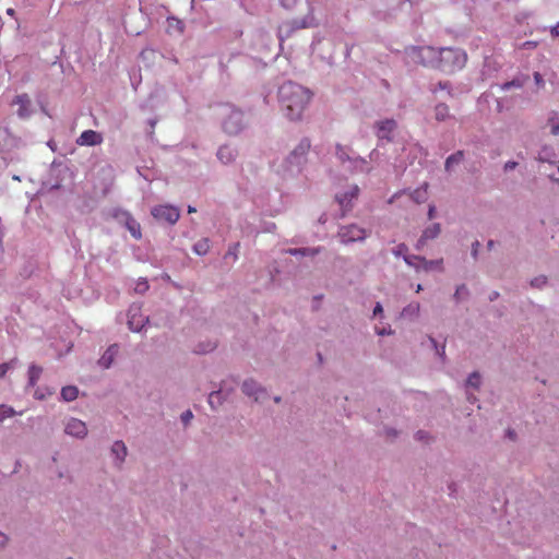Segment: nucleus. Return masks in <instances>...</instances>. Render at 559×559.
I'll return each mask as SVG.
<instances>
[{"mask_svg":"<svg viewBox=\"0 0 559 559\" xmlns=\"http://www.w3.org/2000/svg\"><path fill=\"white\" fill-rule=\"evenodd\" d=\"M359 191V187L357 185H353L346 191L337 193L335 195V200L340 204L342 210V216H344L348 211H350L353 206V200L357 199Z\"/></svg>","mask_w":559,"mask_h":559,"instance_id":"obj_12","label":"nucleus"},{"mask_svg":"<svg viewBox=\"0 0 559 559\" xmlns=\"http://www.w3.org/2000/svg\"><path fill=\"white\" fill-rule=\"evenodd\" d=\"M407 252H408V247L405 243H400L395 248L392 249V253L396 258L402 257L404 259V255H408Z\"/></svg>","mask_w":559,"mask_h":559,"instance_id":"obj_48","label":"nucleus"},{"mask_svg":"<svg viewBox=\"0 0 559 559\" xmlns=\"http://www.w3.org/2000/svg\"><path fill=\"white\" fill-rule=\"evenodd\" d=\"M442 259L437 260H427L424 257H420V271L430 272L432 270H439L442 271Z\"/></svg>","mask_w":559,"mask_h":559,"instance_id":"obj_24","label":"nucleus"},{"mask_svg":"<svg viewBox=\"0 0 559 559\" xmlns=\"http://www.w3.org/2000/svg\"><path fill=\"white\" fill-rule=\"evenodd\" d=\"M397 123L394 119H383L374 123V131L378 138L379 147H384L392 141V134Z\"/></svg>","mask_w":559,"mask_h":559,"instance_id":"obj_7","label":"nucleus"},{"mask_svg":"<svg viewBox=\"0 0 559 559\" xmlns=\"http://www.w3.org/2000/svg\"><path fill=\"white\" fill-rule=\"evenodd\" d=\"M523 82L520 79H513L512 81L504 82L500 85L501 91H509L511 88H521Z\"/></svg>","mask_w":559,"mask_h":559,"instance_id":"obj_45","label":"nucleus"},{"mask_svg":"<svg viewBox=\"0 0 559 559\" xmlns=\"http://www.w3.org/2000/svg\"><path fill=\"white\" fill-rule=\"evenodd\" d=\"M274 229H275V224L274 223L267 224V227L265 228L266 231H273Z\"/></svg>","mask_w":559,"mask_h":559,"instance_id":"obj_64","label":"nucleus"},{"mask_svg":"<svg viewBox=\"0 0 559 559\" xmlns=\"http://www.w3.org/2000/svg\"><path fill=\"white\" fill-rule=\"evenodd\" d=\"M14 105H17L19 108L16 110V115L21 119H27L33 114L32 100L27 94H21L15 97L13 100Z\"/></svg>","mask_w":559,"mask_h":559,"instance_id":"obj_17","label":"nucleus"},{"mask_svg":"<svg viewBox=\"0 0 559 559\" xmlns=\"http://www.w3.org/2000/svg\"><path fill=\"white\" fill-rule=\"evenodd\" d=\"M480 383H481V378H480L479 372H477V371L472 372L466 379V386H468V388H473V389L477 390V389H479Z\"/></svg>","mask_w":559,"mask_h":559,"instance_id":"obj_38","label":"nucleus"},{"mask_svg":"<svg viewBox=\"0 0 559 559\" xmlns=\"http://www.w3.org/2000/svg\"><path fill=\"white\" fill-rule=\"evenodd\" d=\"M123 226L130 231L134 239L139 240L142 238L141 225L133 216L129 218L127 224Z\"/></svg>","mask_w":559,"mask_h":559,"instance_id":"obj_29","label":"nucleus"},{"mask_svg":"<svg viewBox=\"0 0 559 559\" xmlns=\"http://www.w3.org/2000/svg\"><path fill=\"white\" fill-rule=\"evenodd\" d=\"M549 124L551 126V134L558 135L559 134V117L556 111H552L549 119Z\"/></svg>","mask_w":559,"mask_h":559,"instance_id":"obj_44","label":"nucleus"},{"mask_svg":"<svg viewBox=\"0 0 559 559\" xmlns=\"http://www.w3.org/2000/svg\"><path fill=\"white\" fill-rule=\"evenodd\" d=\"M216 156L222 164L229 165L236 160L238 151L236 147L225 144L218 147Z\"/></svg>","mask_w":559,"mask_h":559,"instance_id":"obj_20","label":"nucleus"},{"mask_svg":"<svg viewBox=\"0 0 559 559\" xmlns=\"http://www.w3.org/2000/svg\"><path fill=\"white\" fill-rule=\"evenodd\" d=\"M537 160L540 163L555 164L557 160V154L552 146L544 145L540 147L537 154Z\"/></svg>","mask_w":559,"mask_h":559,"instance_id":"obj_21","label":"nucleus"},{"mask_svg":"<svg viewBox=\"0 0 559 559\" xmlns=\"http://www.w3.org/2000/svg\"><path fill=\"white\" fill-rule=\"evenodd\" d=\"M152 216L158 222H165L174 225L180 217V211L177 206L170 204H162L152 207Z\"/></svg>","mask_w":559,"mask_h":559,"instance_id":"obj_8","label":"nucleus"},{"mask_svg":"<svg viewBox=\"0 0 559 559\" xmlns=\"http://www.w3.org/2000/svg\"><path fill=\"white\" fill-rule=\"evenodd\" d=\"M404 262L414 267L416 271H420V255L409 254L404 255Z\"/></svg>","mask_w":559,"mask_h":559,"instance_id":"obj_42","label":"nucleus"},{"mask_svg":"<svg viewBox=\"0 0 559 559\" xmlns=\"http://www.w3.org/2000/svg\"><path fill=\"white\" fill-rule=\"evenodd\" d=\"M411 198L414 202H416L418 204L424 203L428 198V183L424 182L423 186L415 189L411 193Z\"/></svg>","mask_w":559,"mask_h":559,"instance_id":"obj_27","label":"nucleus"},{"mask_svg":"<svg viewBox=\"0 0 559 559\" xmlns=\"http://www.w3.org/2000/svg\"><path fill=\"white\" fill-rule=\"evenodd\" d=\"M8 542V537L5 534L0 533V547H4Z\"/></svg>","mask_w":559,"mask_h":559,"instance_id":"obj_62","label":"nucleus"},{"mask_svg":"<svg viewBox=\"0 0 559 559\" xmlns=\"http://www.w3.org/2000/svg\"><path fill=\"white\" fill-rule=\"evenodd\" d=\"M16 359H12L9 362L0 364V378L4 377L7 372L13 368V366L16 364Z\"/></svg>","mask_w":559,"mask_h":559,"instance_id":"obj_52","label":"nucleus"},{"mask_svg":"<svg viewBox=\"0 0 559 559\" xmlns=\"http://www.w3.org/2000/svg\"><path fill=\"white\" fill-rule=\"evenodd\" d=\"M118 353V346L111 345L109 346L106 352L103 354V356L98 360V365L105 369L109 368L114 361L115 356Z\"/></svg>","mask_w":559,"mask_h":559,"instance_id":"obj_23","label":"nucleus"},{"mask_svg":"<svg viewBox=\"0 0 559 559\" xmlns=\"http://www.w3.org/2000/svg\"><path fill=\"white\" fill-rule=\"evenodd\" d=\"M311 147V142L308 138H304L294 147V150L285 158L287 169L292 173H299L307 162V156Z\"/></svg>","mask_w":559,"mask_h":559,"instance_id":"obj_6","label":"nucleus"},{"mask_svg":"<svg viewBox=\"0 0 559 559\" xmlns=\"http://www.w3.org/2000/svg\"><path fill=\"white\" fill-rule=\"evenodd\" d=\"M110 452L115 459V465L120 468L128 455V448L126 443L121 440L115 441L110 448Z\"/></svg>","mask_w":559,"mask_h":559,"instance_id":"obj_19","label":"nucleus"},{"mask_svg":"<svg viewBox=\"0 0 559 559\" xmlns=\"http://www.w3.org/2000/svg\"><path fill=\"white\" fill-rule=\"evenodd\" d=\"M192 250L198 255H205L210 250V239L209 238H202L199 241H197Z\"/></svg>","mask_w":559,"mask_h":559,"instance_id":"obj_31","label":"nucleus"},{"mask_svg":"<svg viewBox=\"0 0 559 559\" xmlns=\"http://www.w3.org/2000/svg\"><path fill=\"white\" fill-rule=\"evenodd\" d=\"M239 248H240V243L239 242H235V243L230 245L228 247V250H227L224 259L227 260V259L230 258V259H233L234 262L237 261Z\"/></svg>","mask_w":559,"mask_h":559,"instance_id":"obj_43","label":"nucleus"},{"mask_svg":"<svg viewBox=\"0 0 559 559\" xmlns=\"http://www.w3.org/2000/svg\"><path fill=\"white\" fill-rule=\"evenodd\" d=\"M450 117H451L450 110H449V107L445 104L441 103V104L436 105V107H435V118H436V120H438V121H445Z\"/></svg>","mask_w":559,"mask_h":559,"instance_id":"obj_32","label":"nucleus"},{"mask_svg":"<svg viewBox=\"0 0 559 559\" xmlns=\"http://www.w3.org/2000/svg\"><path fill=\"white\" fill-rule=\"evenodd\" d=\"M534 81H535V83L538 86H543L544 85V79H543V75L539 72H535L534 73Z\"/></svg>","mask_w":559,"mask_h":559,"instance_id":"obj_59","label":"nucleus"},{"mask_svg":"<svg viewBox=\"0 0 559 559\" xmlns=\"http://www.w3.org/2000/svg\"><path fill=\"white\" fill-rule=\"evenodd\" d=\"M441 233V226L439 223H433L429 226H427L423 233L419 239L417 240L415 245L416 250H421L429 240H433L439 237Z\"/></svg>","mask_w":559,"mask_h":559,"instance_id":"obj_15","label":"nucleus"},{"mask_svg":"<svg viewBox=\"0 0 559 559\" xmlns=\"http://www.w3.org/2000/svg\"><path fill=\"white\" fill-rule=\"evenodd\" d=\"M376 333L380 336L391 335V334H393V330L390 326L383 328V329H377Z\"/></svg>","mask_w":559,"mask_h":559,"instance_id":"obj_56","label":"nucleus"},{"mask_svg":"<svg viewBox=\"0 0 559 559\" xmlns=\"http://www.w3.org/2000/svg\"><path fill=\"white\" fill-rule=\"evenodd\" d=\"M64 432L68 436L84 439L87 436V427L81 419L71 417L66 421Z\"/></svg>","mask_w":559,"mask_h":559,"instance_id":"obj_13","label":"nucleus"},{"mask_svg":"<svg viewBox=\"0 0 559 559\" xmlns=\"http://www.w3.org/2000/svg\"><path fill=\"white\" fill-rule=\"evenodd\" d=\"M420 305L418 302H411L405 306L401 312V317L404 319H415L419 316Z\"/></svg>","mask_w":559,"mask_h":559,"instance_id":"obj_26","label":"nucleus"},{"mask_svg":"<svg viewBox=\"0 0 559 559\" xmlns=\"http://www.w3.org/2000/svg\"><path fill=\"white\" fill-rule=\"evenodd\" d=\"M110 217L116 219L119 224L126 225L129 218L132 217L131 213L121 207H114L109 212Z\"/></svg>","mask_w":559,"mask_h":559,"instance_id":"obj_25","label":"nucleus"},{"mask_svg":"<svg viewBox=\"0 0 559 559\" xmlns=\"http://www.w3.org/2000/svg\"><path fill=\"white\" fill-rule=\"evenodd\" d=\"M168 26L170 28L176 29L178 33L182 34L185 31V24L182 21L176 19V17H169L168 19Z\"/></svg>","mask_w":559,"mask_h":559,"instance_id":"obj_46","label":"nucleus"},{"mask_svg":"<svg viewBox=\"0 0 559 559\" xmlns=\"http://www.w3.org/2000/svg\"><path fill=\"white\" fill-rule=\"evenodd\" d=\"M61 399L66 402L74 401L79 395V389L74 385H67L61 389Z\"/></svg>","mask_w":559,"mask_h":559,"instance_id":"obj_30","label":"nucleus"},{"mask_svg":"<svg viewBox=\"0 0 559 559\" xmlns=\"http://www.w3.org/2000/svg\"><path fill=\"white\" fill-rule=\"evenodd\" d=\"M451 84L448 81L439 82L437 85H431L430 91L436 94L438 91H448L450 94Z\"/></svg>","mask_w":559,"mask_h":559,"instance_id":"obj_50","label":"nucleus"},{"mask_svg":"<svg viewBox=\"0 0 559 559\" xmlns=\"http://www.w3.org/2000/svg\"><path fill=\"white\" fill-rule=\"evenodd\" d=\"M322 251V247H304V248H289L285 250L286 253L295 257H314Z\"/></svg>","mask_w":559,"mask_h":559,"instance_id":"obj_22","label":"nucleus"},{"mask_svg":"<svg viewBox=\"0 0 559 559\" xmlns=\"http://www.w3.org/2000/svg\"><path fill=\"white\" fill-rule=\"evenodd\" d=\"M16 414L13 407L2 404L0 405V423L5 420L7 418H11Z\"/></svg>","mask_w":559,"mask_h":559,"instance_id":"obj_41","label":"nucleus"},{"mask_svg":"<svg viewBox=\"0 0 559 559\" xmlns=\"http://www.w3.org/2000/svg\"><path fill=\"white\" fill-rule=\"evenodd\" d=\"M148 322V317L142 313L141 306L133 304L128 310V325L133 332H141Z\"/></svg>","mask_w":559,"mask_h":559,"instance_id":"obj_10","label":"nucleus"},{"mask_svg":"<svg viewBox=\"0 0 559 559\" xmlns=\"http://www.w3.org/2000/svg\"><path fill=\"white\" fill-rule=\"evenodd\" d=\"M480 243L478 240L474 241L472 243V257L474 259H477V255H478V248H479Z\"/></svg>","mask_w":559,"mask_h":559,"instance_id":"obj_58","label":"nucleus"},{"mask_svg":"<svg viewBox=\"0 0 559 559\" xmlns=\"http://www.w3.org/2000/svg\"><path fill=\"white\" fill-rule=\"evenodd\" d=\"M216 348L215 342H207L206 344L200 343L195 346L194 352L197 354H207L213 352Z\"/></svg>","mask_w":559,"mask_h":559,"instance_id":"obj_40","label":"nucleus"},{"mask_svg":"<svg viewBox=\"0 0 559 559\" xmlns=\"http://www.w3.org/2000/svg\"><path fill=\"white\" fill-rule=\"evenodd\" d=\"M43 372L41 367L36 365H31L28 368V385L35 386L38 379L40 378V374Z\"/></svg>","mask_w":559,"mask_h":559,"instance_id":"obj_33","label":"nucleus"},{"mask_svg":"<svg viewBox=\"0 0 559 559\" xmlns=\"http://www.w3.org/2000/svg\"><path fill=\"white\" fill-rule=\"evenodd\" d=\"M439 49L431 46H409L404 50L407 64H421L437 69Z\"/></svg>","mask_w":559,"mask_h":559,"instance_id":"obj_4","label":"nucleus"},{"mask_svg":"<svg viewBox=\"0 0 559 559\" xmlns=\"http://www.w3.org/2000/svg\"><path fill=\"white\" fill-rule=\"evenodd\" d=\"M21 140L13 135L7 127L0 126V152L19 147Z\"/></svg>","mask_w":559,"mask_h":559,"instance_id":"obj_16","label":"nucleus"},{"mask_svg":"<svg viewBox=\"0 0 559 559\" xmlns=\"http://www.w3.org/2000/svg\"><path fill=\"white\" fill-rule=\"evenodd\" d=\"M428 218L429 219H432L435 216H436V206L435 205H429V209H428Z\"/></svg>","mask_w":559,"mask_h":559,"instance_id":"obj_61","label":"nucleus"},{"mask_svg":"<svg viewBox=\"0 0 559 559\" xmlns=\"http://www.w3.org/2000/svg\"><path fill=\"white\" fill-rule=\"evenodd\" d=\"M103 142V135L94 130H85L76 139V144L80 146H95Z\"/></svg>","mask_w":559,"mask_h":559,"instance_id":"obj_18","label":"nucleus"},{"mask_svg":"<svg viewBox=\"0 0 559 559\" xmlns=\"http://www.w3.org/2000/svg\"><path fill=\"white\" fill-rule=\"evenodd\" d=\"M223 400L224 397L221 390L214 391L209 395V403L212 408H217L219 405H222Z\"/></svg>","mask_w":559,"mask_h":559,"instance_id":"obj_39","label":"nucleus"},{"mask_svg":"<svg viewBox=\"0 0 559 559\" xmlns=\"http://www.w3.org/2000/svg\"><path fill=\"white\" fill-rule=\"evenodd\" d=\"M180 418H181V421H182L185 425H188V424L191 421V419L193 418V414H192V412H191V411H186V412H183V413L181 414Z\"/></svg>","mask_w":559,"mask_h":559,"instance_id":"obj_53","label":"nucleus"},{"mask_svg":"<svg viewBox=\"0 0 559 559\" xmlns=\"http://www.w3.org/2000/svg\"><path fill=\"white\" fill-rule=\"evenodd\" d=\"M498 297H499V293H498V292H492V293H490V295H489V300H490V301H493V300H496Z\"/></svg>","mask_w":559,"mask_h":559,"instance_id":"obj_63","label":"nucleus"},{"mask_svg":"<svg viewBox=\"0 0 559 559\" xmlns=\"http://www.w3.org/2000/svg\"><path fill=\"white\" fill-rule=\"evenodd\" d=\"M335 157L340 165L350 174H369L371 171V167L369 166L368 160L359 155H356L348 146L336 144Z\"/></svg>","mask_w":559,"mask_h":559,"instance_id":"obj_3","label":"nucleus"},{"mask_svg":"<svg viewBox=\"0 0 559 559\" xmlns=\"http://www.w3.org/2000/svg\"><path fill=\"white\" fill-rule=\"evenodd\" d=\"M241 390L243 394L253 397L257 402L266 395L265 389L253 379H247L242 382Z\"/></svg>","mask_w":559,"mask_h":559,"instance_id":"obj_14","label":"nucleus"},{"mask_svg":"<svg viewBox=\"0 0 559 559\" xmlns=\"http://www.w3.org/2000/svg\"><path fill=\"white\" fill-rule=\"evenodd\" d=\"M310 1L311 0H307V3L309 5V13L301 19H294L290 22L281 26L280 27L281 34L286 31V36H289L290 32H293V31L309 28V27H313L317 25L316 17L312 13Z\"/></svg>","mask_w":559,"mask_h":559,"instance_id":"obj_9","label":"nucleus"},{"mask_svg":"<svg viewBox=\"0 0 559 559\" xmlns=\"http://www.w3.org/2000/svg\"><path fill=\"white\" fill-rule=\"evenodd\" d=\"M372 316L376 318V317H380L382 318L383 317V307L380 302H377L374 308H373V313Z\"/></svg>","mask_w":559,"mask_h":559,"instance_id":"obj_55","label":"nucleus"},{"mask_svg":"<svg viewBox=\"0 0 559 559\" xmlns=\"http://www.w3.org/2000/svg\"><path fill=\"white\" fill-rule=\"evenodd\" d=\"M216 115L221 119L222 128L229 135H237L248 126L245 112L231 104H222L216 108Z\"/></svg>","mask_w":559,"mask_h":559,"instance_id":"obj_2","label":"nucleus"},{"mask_svg":"<svg viewBox=\"0 0 559 559\" xmlns=\"http://www.w3.org/2000/svg\"><path fill=\"white\" fill-rule=\"evenodd\" d=\"M550 34L552 37L559 36V22L556 25L550 27Z\"/></svg>","mask_w":559,"mask_h":559,"instance_id":"obj_60","label":"nucleus"},{"mask_svg":"<svg viewBox=\"0 0 559 559\" xmlns=\"http://www.w3.org/2000/svg\"><path fill=\"white\" fill-rule=\"evenodd\" d=\"M386 160H393L392 165L396 169V171H403L406 168V162L408 158H404L402 154L396 155L395 157L386 156Z\"/></svg>","mask_w":559,"mask_h":559,"instance_id":"obj_37","label":"nucleus"},{"mask_svg":"<svg viewBox=\"0 0 559 559\" xmlns=\"http://www.w3.org/2000/svg\"><path fill=\"white\" fill-rule=\"evenodd\" d=\"M388 151H389V148L386 146L379 147V143H377L376 148H373L369 153V159L374 163H380L382 160V156L385 155L388 153Z\"/></svg>","mask_w":559,"mask_h":559,"instance_id":"obj_36","label":"nucleus"},{"mask_svg":"<svg viewBox=\"0 0 559 559\" xmlns=\"http://www.w3.org/2000/svg\"><path fill=\"white\" fill-rule=\"evenodd\" d=\"M467 56L459 48H440L438 53L437 69L444 73H453L464 68Z\"/></svg>","mask_w":559,"mask_h":559,"instance_id":"obj_5","label":"nucleus"},{"mask_svg":"<svg viewBox=\"0 0 559 559\" xmlns=\"http://www.w3.org/2000/svg\"><path fill=\"white\" fill-rule=\"evenodd\" d=\"M150 288V285L145 278H140L134 287L135 293L138 294H144Z\"/></svg>","mask_w":559,"mask_h":559,"instance_id":"obj_49","label":"nucleus"},{"mask_svg":"<svg viewBox=\"0 0 559 559\" xmlns=\"http://www.w3.org/2000/svg\"><path fill=\"white\" fill-rule=\"evenodd\" d=\"M464 159V152L456 151L455 153L448 156L444 163V169L450 173L453 166L459 165Z\"/></svg>","mask_w":559,"mask_h":559,"instance_id":"obj_28","label":"nucleus"},{"mask_svg":"<svg viewBox=\"0 0 559 559\" xmlns=\"http://www.w3.org/2000/svg\"><path fill=\"white\" fill-rule=\"evenodd\" d=\"M277 97L285 117L297 121L309 105L312 93L300 84L287 81L278 87Z\"/></svg>","mask_w":559,"mask_h":559,"instance_id":"obj_1","label":"nucleus"},{"mask_svg":"<svg viewBox=\"0 0 559 559\" xmlns=\"http://www.w3.org/2000/svg\"><path fill=\"white\" fill-rule=\"evenodd\" d=\"M429 342H430L431 346L436 349L437 355L441 359H444V357H445V345L443 344V345L439 346L438 342L432 336H429Z\"/></svg>","mask_w":559,"mask_h":559,"instance_id":"obj_47","label":"nucleus"},{"mask_svg":"<svg viewBox=\"0 0 559 559\" xmlns=\"http://www.w3.org/2000/svg\"><path fill=\"white\" fill-rule=\"evenodd\" d=\"M469 297V289L465 284H461L456 287L455 293L453 295V299L456 302H461L466 300Z\"/></svg>","mask_w":559,"mask_h":559,"instance_id":"obj_35","label":"nucleus"},{"mask_svg":"<svg viewBox=\"0 0 559 559\" xmlns=\"http://www.w3.org/2000/svg\"><path fill=\"white\" fill-rule=\"evenodd\" d=\"M298 0H280V3L283 8L290 10L293 9Z\"/></svg>","mask_w":559,"mask_h":559,"instance_id":"obj_54","label":"nucleus"},{"mask_svg":"<svg viewBox=\"0 0 559 559\" xmlns=\"http://www.w3.org/2000/svg\"><path fill=\"white\" fill-rule=\"evenodd\" d=\"M341 242L350 243L355 241H362L367 237L366 230L357 225L343 226L338 230Z\"/></svg>","mask_w":559,"mask_h":559,"instance_id":"obj_11","label":"nucleus"},{"mask_svg":"<svg viewBox=\"0 0 559 559\" xmlns=\"http://www.w3.org/2000/svg\"><path fill=\"white\" fill-rule=\"evenodd\" d=\"M516 166H518V163H516V162H514V160H509V162H507V163L504 164V166H503V170H504L506 173H508V171H511V170L515 169V167H516Z\"/></svg>","mask_w":559,"mask_h":559,"instance_id":"obj_57","label":"nucleus"},{"mask_svg":"<svg viewBox=\"0 0 559 559\" xmlns=\"http://www.w3.org/2000/svg\"><path fill=\"white\" fill-rule=\"evenodd\" d=\"M402 152L408 151L409 154L413 155L412 160L417 157V154L427 155V152L420 146L418 143H408L407 145H403L401 147Z\"/></svg>","mask_w":559,"mask_h":559,"instance_id":"obj_34","label":"nucleus"},{"mask_svg":"<svg viewBox=\"0 0 559 559\" xmlns=\"http://www.w3.org/2000/svg\"><path fill=\"white\" fill-rule=\"evenodd\" d=\"M547 284V277L539 275L531 281V286L534 288H543Z\"/></svg>","mask_w":559,"mask_h":559,"instance_id":"obj_51","label":"nucleus"}]
</instances>
